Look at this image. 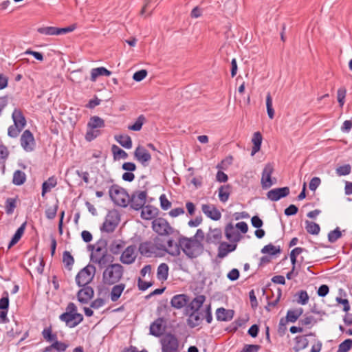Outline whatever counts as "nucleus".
<instances>
[{"label": "nucleus", "mask_w": 352, "mask_h": 352, "mask_svg": "<svg viewBox=\"0 0 352 352\" xmlns=\"http://www.w3.org/2000/svg\"><path fill=\"white\" fill-rule=\"evenodd\" d=\"M170 304L177 309L185 307V314L188 316V324L191 327L198 324V296L191 299L186 294H177L172 298Z\"/></svg>", "instance_id": "f257e3e1"}, {"label": "nucleus", "mask_w": 352, "mask_h": 352, "mask_svg": "<svg viewBox=\"0 0 352 352\" xmlns=\"http://www.w3.org/2000/svg\"><path fill=\"white\" fill-rule=\"evenodd\" d=\"M124 274V267L119 263L110 264L106 267L102 273V283L105 285L118 283Z\"/></svg>", "instance_id": "f03ea898"}, {"label": "nucleus", "mask_w": 352, "mask_h": 352, "mask_svg": "<svg viewBox=\"0 0 352 352\" xmlns=\"http://www.w3.org/2000/svg\"><path fill=\"white\" fill-rule=\"evenodd\" d=\"M198 230L193 238L182 237L179 241V245L185 254L190 258H197L198 256Z\"/></svg>", "instance_id": "7ed1b4c3"}, {"label": "nucleus", "mask_w": 352, "mask_h": 352, "mask_svg": "<svg viewBox=\"0 0 352 352\" xmlns=\"http://www.w3.org/2000/svg\"><path fill=\"white\" fill-rule=\"evenodd\" d=\"M105 126L104 120L101 118L94 116H91L87 123V131L85 134V139L91 142L100 134V129Z\"/></svg>", "instance_id": "20e7f679"}, {"label": "nucleus", "mask_w": 352, "mask_h": 352, "mask_svg": "<svg viewBox=\"0 0 352 352\" xmlns=\"http://www.w3.org/2000/svg\"><path fill=\"white\" fill-rule=\"evenodd\" d=\"M111 200L118 206L126 207L129 204V195L122 188L112 185L109 190Z\"/></svg>", "instance_id": "39448f33"}, {"label": "nucleus", "mask_w": 352, "mask_h": 352, "mask_svg": "<svg viewBox=\"0 0 352 352\" xmlns=\"http://www.w3.org/2000/svg\"><path fill=\"white\" fill-rule=\"evenodd\" d=\"M96 267L93 265H87L82 269L76 276V282L79 287L86 286L90 283L95 276Z\"/></svg>", "instance_id": "423d86ee"}, {"label": "nucleus", "mask_w": 352, "mask_h": 352, "mask_svg": "<svg viewBox=\"0 0 352 352\" xmlns=\"http://www.w3.org/2000/svg\"><path fill=\"white\" fill-rule=\"evenodd\" d=\"M120 222V216L117 211H109L105 217L104 221L100 227V230L102 232L111 233L113 232Z\"/></svg>", "instance_id": "0eeeda50"}, {"label": "nucleus", "mask_w": 352, "mask_h": 352, "mask_svg": "<svg viewBox=\"0 0 352 352\" xmlns=\"http://www.w3.org/2000/svg\"><path fill=\"white\" fill-rule=\"evenodd\" d=\"M162 352H178L179 342L171 333L165 334L160 340Z\"/></svg>", "instance_id": "6e6552de"}, {"label": "nucleus", "mask_w": 352, "mask_h": 352, "mask_svg": "<svg viewBox=\"0 0 352 352\" xmlns=\"http://www.w3.org/2000/svg\"><path fill=\"white\" fill-rule=\"evenodd\" d=\"M147 197L146 190H136L129 196V205L131 208L139 210L144 206Z\"/></svg>", "instance_id": "1a4fd4ad"}, {"label": "nucleus", "mask_w": 352, "mask_h": 352, "mask_svg": "<svg viewBox=\"0 0 352 352\" xmlns=\"http://www.w3.org/2000/svg\"><path fill=\"white\" fill-rule=\"evenodd\" d=\"M152 228L161 236L169 235L173 232L172 227L164 218L155 219L152 222Z\"/></svg>", "instance_id": "9d476101"}, {"label": "nucleus", "mask_w": 352, "mask_h": 352, "mask_svg": "<svg viewBox=\"0 0 352 352\" xmlns=\"http://www.w3.org/2000/svg\"><path fill=\"white\" fill-rule=\"evenodd\" d=\"M134 158L143 166H147L151 160V155L144 146L139 145L134 151Z\"/></svg>", "instance_id": "9b49d317"}, {"label": "nucleus", "mask_w": 352, "mask_h": 352, "mask_svg": "<svg viewBox=\"0 0 352 352\" xmlns=\"http://www.w3.org/2000/svg\"><path fill=\"white\" fill-rule=\"evenodd\" d=\"M136 257V246L131 245L123 250L120 257V261L123 264L130 265L135 262Z\"/></svg>", "instance_id": "f8f14e48"}, {"label": "nucleus", "mask_w": 352, "mask_h": 352, "mask_svg": "<svg viewBox=\"0 0 352 352\" xmlns=\"http://www.w3.org/2000/svg\"><path fill=\"white\" fill-rule=\"evenodd\" d=\"M59 319L65 322L67 327L74 328L83 320V316L82 314L63 313L59 316Z\"/></svg>", "instance_id": "ddd939ff"}, {"label": "nucleus", "mask_w": 352, "mask_h": 352, "mask_svg": "<svg viewBox=\"0 0 352 352\" xmlns=\"http://www.w3.org/2000/svg\"><path fill=\"white\" fill-rule=\"evenodd\" d=\"M290 190L287 186L276 188L267 192V198L272 201H277L279 199L286 197L289 195Z\"/></svg>", "instance_id": "4468645a"}, {"label": "nucleus", "mask_w": 352, "mask_h": 352, "mask_svg": "<svg viewBox=\"0 0 352 352\" xmlns=\"http://www.w3.org/2000/svg\"><path fill=\"white\" fill-rule=\"evenodd\" d=\"M21 145L23 148L27 151L30 152L33 151L35 141L32 133L30 130H25L21 137Z\"/></svg>", "instance_id": "2eb2a0df"}, {"label": "nucleus", "mask_w": 352, "mask_h": 352, "mask_svg": "<svg viewBox=\"0 0 352 352\" xmlns=\"http://www.w3.org/2000/svg\"><path fill=\"white\" fill-rule=\"evenodd\" d=\"M274 171V167L272 164H267L262 173V178H261V184L262 187L264 189L269 188L271 187L274 183L272 181L271 175Z\"/></svg>", "instance_id": "dca6fc26"}, {"label": "nucleus", "mask_w": 352, "mask_h": 352, "mask_svg": "<svg viewBox=\"0 0 352 352\" xmlns=\"http://www.w3.org/2000/svg\"><path fill=\"white\" fill-rule=\"evenodd\" d=\"M153 241H146L140 244L139 252L144 256L151 257L153 255H157Z\"/></svg>", "instance_id": "f3484780"}, {"label": "nucleus", "mask_w": 352, "mask_h": 352, "mask_svg": "<svg viewBox=\"0 0 352 352\" xmlns=\"http://www.w3.org/2000/svg\"><path fill=\"white\" fill-rule=\"evenodd\" d=\"M93 252L91 254V261H94L96 258H100L103 254H107V242L104 240H100L92 247Z\"/></svg>", "instance_id": "a211bd4d"}, {"label": "nucleus", "mask_w": 352, "mask_h": 352, "mask_svg": "<svg viewBox=\"0 0 352 352\" xmlns=\"http://www.w3.org/2000/svg\"><path fill=\"white\" fill-rule=\"evenodd\" d=\"M94 294V292L91 287L88 285L82 286V288L77 294V298L80 302L85 304L87 303L93 298Z\"/></svg>", "instance_id": "6ab92c4d"}, {"label": "nucleus", "mask_w": 352, "mask_h": 352, "mask_svg": "<svg viewBox=\"0 0 352 352\" xmlns=\"http://www.w3.org/2000/svg\"><path fill=\"white\" fill-rule=\"evenodd\" d=\"M153 243L155 246V249H156L157 254L158 255L161 252H166L171 255H175L179 253V248L177 245H175V250H168L166 247V242L164 241L160 237H155L153 240Z\"/></svg>", "instance_id": "aec40b11"}, {"label": "nucleus", "mask_w": 352, "mask_h": 352, "mask_svg": "<svg viewBox=\"0 0 352 352\" xmlns=\"http://www.w3.org/2000/svg\"><path fill=\"white\" fill-rule=\"evenodd\" d=\"M314 336L313 333H309L307 335L303 336H297L294 338V346L293 347V350L295 352H299L300 351L305 349L308 346L309 340L307 338V336Z\"/></svg>", "instance_id": "412c9836"}, {"label": "nucleus", "mask_w": 352, "mask_h": 352, "mask_svg": "<svg viewBox=\"0 0 352 352\" xmlns=\"http://www.w3.org/2000/svg\"><path fill=\"white\" fill-rule=\"evenodd\" d=\"M201 209L203 212L212 220L217 221L221 217L220 211L212 205L203 204Z\"/></svg>", "instance_id": "4be33fe9"}, {"label": "nucleus", "mask_w": 352, "mask_h": 352, "mask_svg": "<svg viewBox=\"0 0 352 352\" xmlns=\"http://www.w3.org/2000/svg\"><path fill=\"white\" fill-rule=\"evenodd\" d=\"M234 311L232 309H226L223 307L216 310V318L219 321H230L234 317Z\"/></svg>", "instance_id": "5701e85b"}, {"label": "nucleus", "mask_w": 352, "mask_h": 352, "mask_svg": "<svg viewBox=\"0 0 352 352\" xmlns=\"http://www.w3.org/2000/svg\"><path fill=\"white\" fill-rule=\"evenodd\" d=\"M141 209V217L144 219H151L157 214V209L151 205L144 206Z\"/></svg>", "instance_id": "b1692460"}, {"label": "nucleus", "mask_w": 352, "mask_h": 352, "mask_svg": "<svg viewBox=\"0 0 352 352\" xmlns=\"http://www.w3.org/2000/svg\"><path fill=\"white\" fill-rule=\"evenodd\" d=\"M218 191V197L219 200L221 202L225 203L228 200L230 197L232 192V186L230 184L222 185L219 187Z\"/></svg>", "instance_id": "393cba45"}, {"label": "nucleus", "mask_w": 352, "mask_h": 352, "mask_svg": "<svg viewBox=\"0 0 352 352\" xmlns=\"http://www.w3.org/2000/svg\"><path fill=\"white\" fill-rule=\"evenodd\" d=\"M125 289V284L120 283L115 285L110 292V298L112 302H116L120 297Z\"/></svg>", "instance_id": "a878e982"}, {"label": "nucleus", "mask_w": 352, "mask_h": 352, "mask_svg": "<svg viewBox=\"0 0 352 352\" xmlns=\"http://www.w3.org/2000/svg\"><path fill=\"white\" fill-rule=\"evenodd\" d=\"M12 119L14 121V124L21 127V129H23L26 124L25 118L23 116L22 112L19 109H14L13 111Z\"/></svg>", "instance_id": "bb28decb"}, {"label": "nucleus", "mask_w": 352, "mask_h": 352, "mask_svg": "<svg viewBox=\"0 0 352 352\" xmlns=\"http://www.w3.org/2000/svg\"><path fill=\"white\" fill-rule=\"evenodd\" d=\"M225 234L226 238L230 241H238L240 239L239 234L234 230L231 223L226 226Z\"/></svg>", "instance_id": "cd10ccee"}, {"label": "nucleus", "mask_w": 352, "mask_h": 352, "mask_svg": "<svg viewBox=\"0 0 352 352\" xmlns=\"http://www.w3.org/2000/svg\"><path fill=\"white\" fill-rule=\"evenodd\" d=\"M302 313L303 309L301 307L295 309H289L287 312L286 319L285 320L286 322H295Z\"/></svg>", "instance_id": "c85d7f7f"}, {"label": "nucleus", "mask_w": 352, "mask_h": 352, "mask_svg": "<svg viewBox=\"0 0 352 352\" xmlns=\"http://www.w3.org/2000/svg\"><path fill=\"white\" fill-rule=\"evenodd\" d=\"M111 74V72L107 69L105 67H100L94 68L91 71V80L95 82L97 78L100 76H109Z\"/></svg>", "instance_id": "c756f323"}, {"label": "nucleus", "mask_w": 352, "mask_h": 352, "mask_svg": "<svg viewBox=\"0 0 352 352\" xmlns=\"http://www.w3.org/2000/svg\"><path fill=\"white\" fill-rule=\"evenodd\" d=\"M222 237L221 230L214 229L211 230L206 236V241L208 243H218Z\"/></svg>", "instance_id": "7c9ffc66"}, {"label": "nucleus", "mask_w": 352, "mask_h": 352, "mask_svg": "<svg viewBox=\"0 0 352 352\" xmlns=\"http://www.w3.org/2000/svg\"><path fill=\"white\" fill-rule=\"evenodd\" d=\"M57 184V179L54 176L50 177L48 179L43 183L42 185V197H44L45 195L50 191L51 188L55 187Z\"/></svg>", "instance_id": "2f4dec72"}, {"label": "nucleus", "mask_w": 352, "mask_h": 352, "mask_svg": "<svg viewBox=\"0 0 352 352\" xmlns=\"http://www.w3.org/2000/svg\"><path fill=\"white\" fill-rule=\"evenodd\" d=\"M252 142L254 144L252 150L251 155H254L256 153L259 151L262 143V135L260 132H255L253 135Z\"/></svg>", "instance_id": "473e14b6"}, {"label": "nucleus", "mask_w": 352, "mask_h": 352, "mask_svg": "<svg viewBox=\"0 0 352 352\" xmlns=\"http://www.w3.org/2000/svg\"><path fill=\"white\" fill-rule=\"evenodd\" d=\"M115 140L125 148L129 149L132 147V140L128 135H116Z\"/></svg>", "instance_id": "72a5a7b5"}, {"label": "nucleus", "mask_w": 352, "mask_h": 352, "mask_svg": "<svg viewBox=\"0 0 352 352\" xmlns=\"http://www.w3.org/2000/svg\"><path fill=\"white\" fill-rule=\"evenodd\" d=\"M168 275V266L166 263H161L157 267V277L160 280L164 281Z\"/></svg>", "instance_id": "f704fd0d"}, {"label": "nucleus", "mask_w": 352, "mask_h": 352, "mask_svg": "<svg viewBox=\"0 0 352 352\" xmlns=\"http://www.w3.org/2000/svg\"><path fill=\"white\" fill-rule=\"evenodd\" d=\"M150 333L155 337H159L162 334V325L160 320H157L151 324Z\"/></svg>", "instance_id": "c9c22d12"}, {"label": "nucleus", "mask_w": 352, "mask_h": 352, "mask_svg": "<svg viewBox=\"0 0 352 352\" xmlns=\"http://www.w3.org/2000/svg\"><path fill=\"white\" fill-rule=\"evenodd\" d=\"M25 228V223H23L16 231L15 234L12 236L8 248H10L12 246L15 245L21 238L22 235L24 233Z\"/></svg>", "instance_id": "e433bc0d"}, {"label": "nucleus", "mask_w": 352, "mask_h": 352, "mask_svg": "<svg viewBox=\"0 0 352 352\" xmlns=\"http://www.w3.org/2000/svg\"><path fill=\"white\" fill-rule=\"evenodd\" d=\"M305 229L309 234L317 235L320 231V226L313 221H305Z\"/></svg>", "instance_id": "4c0bfd02"}, {"label": "nucleus", "mask_w": 352, "mask_h": 352, "mask_svg": "<svg viewBox=\"0 0 352 352\" xmlns=\"http://www.w3.org/2000/svg\"><path fill=\"white\" fill-rule=\"evenodd\" d=\"M26 180V175L24 172L17 170L13 174L12 182L16 186L24 184Z\"/></svg>", "instance_id": "58836bf2"}, {"label": "nucleus", "mask_w": 352, "mask_h": 352, "mask_svg": "<svg viewBox=\"0 0 352 352\" xmlns=\"http://www.w3.org/2000/svg\"><path fill=\"white\" fill-rule=\"evenodd\" d=\"M125 246V242L121 240L114 241L110 245V251L113 254H120Z\"/></svg>", "instance_id": "ea45409f"}, {"label": "nucleus", "mask_w": 352, "mask_h": 352, "mask_svg": "<svg viewBox=\"0 0 352 352\" xmlns=\"http://www.w3.org/2000/svg\"><path fill=\"white\" fill-rule=\"evenodd\" d=\"M63 262L65 267L69 271L72 270V266L74 263V259L72 255L68 251H65L63 254Z\"/></svg>", "instance_id": "a19ab883"}, {"label": "nucleus", "mask_w": 352, "mask_h": 352, "mask_svg": "<svg viewBox=\"0 0 352 352\" xmlns=\"http://www.w3.org/2000/svg\"><path fill=\"white\" fill-rule=\"evenodd\" d=\"M42 336L43 338L47 342H56L57 340L56 333H52V327L45 328L42 331Z\"/></svg>", "instance_id": "79ce46f5"}, {"label": "nucleus", "mask_w": 352, "mask_h": 352, "mask_svg": "<svg viewBox=\"0 0 352 352\" xmlns=\"http://www.w3.org/2000/svg\"><path fill=\"white\" fill-rule=\"evenodd\" d=\"M16 207V199L14 198H8L6 201L5 210L8 214H12Z\"/></svg>", "instance_id": "37998d69"}, {"label": "nucleus", "mask_w": 352, "mask_h": 352, "mask_svg": "<svg viewBox=\"0 0 352 352\" xmlns=\"http://www.w3.org/2000/svg\"><path fill=\"white\" fill-rule=\"evenodd\" d=\"M111 151L115 160L117 158L126 159L128 157V154L117 145L113 144L112 146Z\"/></svg>", "instance_id": "c03bdc74"}, {"label": "nucleus", "mask_w": 352, "mask_h": 352, "mask_svg": "<svg viewBox=\"0 0 352 352\" xmlns=\"http://www.w3.org/2000/svg\"><path fill=\"white\" fill-rule=\"evenodd\" d=\"M280 251L279 246L276 247L271 243L265 245L261 250V252L263 254H269L270 255H276V254L280 253Z\"/></svg>", "instance_id": "a18cd8bd"}, {"label": "nucleus", "mask_w": 352, "mask_h": 352, "mask_svg": "<svg viewBox=\"0 0 352 352\" xmlns=\"http://www.w3.org/2000/svg\"><path fill=\"white\" fill-rule=\"evenodd\" d=\"M145 121V117L140 115L133 125L128 126V129L131 131H139L141 130L142 125Z\"/></svg>", "instance_id": "49530a36"}, {"label": "nucleus", "mask_w": 352, "mask_h": 352, "mask_svg": "<svg viewBox=\"0 0 352 352\" xmlns=\"http://www.w3.org/2000/svg\"><path fill=\"white\" fill-rule=\"evenodd\" d=\"M200 317H201V319L205 318L208 323H210L212 322V316L210 305H207L204 310L199 311V318Z\"/></svg>", "instance_id": "de8ad7c7"}, {"label": "nucleus", "mask_w": 352, "mask_h": 352, "mask_svg": "<svg viewBox=\"0 0 352 352\" xmlns=\"http://www.w3.org/2000/svg\"><path fill=\"white\" fill-rule=\"evenodd\" d=\"M352 348V339L348 338L341 342L337 352H348Z\"/></svg>", "instance_id": "09e8293b"}, {"label": "nucleus", "mask_w": 352, "mask_h": 352, "mask_svg": "<svg viewBox=\"0 0 352 352\" xmlns=\"http://www.w3.org/2000/svg\"><path fill=\"white\" fill-rule=\"evenodd\" d=\"M342 236V232L338 227L335 230L330 231L328 234V240L330 243H335Z\"/></svg>", "instance_id": "8fccbe9b"}, {"label": "nucleus", "mask_w": 352, "mask_h": 352, "mask_svg": "<svg viewBox=\"0 0 352 352\" xmlns=\"http://www.w3.org/2000/svg\"><path fill=\"white\" fill-rule=\"evenodd\" d=\"M38 32L45 35H56V27H42L37 30Z\"/></svg>", "instance_id": "3c124183"}, {"label": "nucleus", "mask_w": 352, "mask_h": 352, "mask_svg": "<svg viewBox=\"0 0 352 352\" xmlns=\"http://www.w3.org/2000/svg\"><path fill=\"white\" fill-rule=\"evenodd\" d=\"M58 204H56L52 206L48 207L45 210V216L48 219L55 218L58 210Z\"/></svg>", "instance_id": "603ef678"}, {"label": "nucleus", "mask_w": 352, "mask_h": 352, "mask_svg": "<svg viewBox=\"0 0 352 352\" xmlns=\"http://www.w3.org/2000/svg\"><path fill=\"white\" fill-rule=\"evenodd\" d=\"M298 298L297 300L298 303L302 305H306L309 300V296L307 292L305 290H300L297 293Z\"/></svg>", "instance_id": "864d4df0"}, {"label": "nucleus", "mask_w": 352, "mask_h": 352, "mask_svg": "<svg viewBox=\"0 0 352 352\" xmlns=\"http://www.w3.org/2000/svg\"><path fill=\"white\" fill-rule=\"evenodd\" d=\"M108 254H103L100 258H96L95 260L92 261L93 263H96L100 268L104 267L109 262L108 260Z\"/></svg>", "instance_id": "5fc2aeb1"}, {"label": "nucleus", "mask_w": 352, "mask_h": 352, "mask_svg": "<svg viewBox=\"0 0 352 352\" xmlns=\"http://www.w3.org/2000/svg\"><path fill=\"white\" fill-rule=\"evenodd\" d=\"M351 167L350 164H345L336 168V173L339 176L347 175L351 173Z\"/></svg>", "instance_id": "6e6d98bb"}, {"label": "nucleus", "mask_w": 352, "mask_h": 352, "mask_svg": "<svg viewBox=\"0 0 352 352\" xmlns=\"http://www.w3.org/2000/svg\"><path fill=\"white\" fill-rule=\"evenodd\" d=\"M225 245H226V242H222L220 243L218 248L217 256L220 258L226 257L227 254L230 252V250H228V248H226Z\"/></svg>", "instance_id": "4d7b16f0"}, {"label": "nucleus", "mask_w": 352, "mask_h": 352, "mask_svg": "<svg viewBox=\"0 0 352 352\" xmlns=\"http://www.w3.org/2000/svg\"><path fill=\"white\" fill-rule=\"evenodd\" d=\"M281 295H282V291L280 288H278L276 298L273 301L268 302L267 305L265 307L266 310L270 311L271 310V307H276L280 299Z\"/></svg>", "instance_id": "13d9d810"}, {"label": "nucleus", "mask_w": 352, "mask_h": 352, "mask_svg": "<svg viewBox=\"0 0 352 352\" xmlns=\"http://www.w3.org/2000/svg\"><path fill=\"white\" fill-rule=\"evenodd\" d=\"M8 148L3 145H0V164H3L9 156Z\"/></svg>", "instance_id": "bf43d9fd"}, {"label": "nucleus", "mask_w": 352, "mask_h": 352, "mask_svg": "<svg viewBox=\"0 0 352 352\" xmlns=\"http://www.w3.org/2000/svg\"><path fill=\"white\" fill-rule=\"evenodd\" d=\"M22 129L21 127L13 124L8 128V134L11 138H16Z\"/></svg>", "instance_id": "052dcab7"}, {"label": "nucleus", "mask_w": 352, "mask_h": 352, "mask_svg": "<svg viewBox=\"0 0 352 352\" xmlns=\"http://www.w3.org/2000/svg\"><path fill=\"white\" fill-rule=\"evenodd\" d=\"M51 347H54V349L59 352H63L67 349L68 345L64 342L56 340V342L51 344Z\"/></svg>", "instance_id": "680f3d73"}, {"label": "nucleus", "mask_w": 352, "mask_h": 352, "mask_svg": "<svg viewBox=\"0 0 352 352\" xmlns=\"http://www.w3.org/2000/svg\"><path fill=\"white\" fill-rule=\"evenodd\" d=\"M161 208L166 210L171 207V202L168 201L164 194L162 195L160 197Z\"/></svg>", "instance_id": "e2e57ef3"}, {"label": "nucleus", "mask_w": 352, "mask_h": 352, "mask_svg": "<svg viewBox=\"0 0 352 352\" xmlns=\"http://www.w3.org/2000/svg\"><path fill=\"white\" fill-rule=\"evenodd\" d=\"M261 349L258 344H245L240 352H258Z\"/></svg>", "instance_id": "0e129e2a"}, {"label": "nucleus", "mask_w": 352, "mask_h": 352, "mask_svg": "<svg viewBox=\"0 0 352 352\" xmlns=\"http://www.w3.org/2000/svg\"><path fill=\"white\" fill-rule=\"evenodd\" d=\"M147 72L145 69H141L134 73L133 78L137 82H140L146 78Z\"/></svg>", "instance_id": "69168bd1"}, {"label": "nucleus", "mask_w": 352, "mask_h": 352, "mask_svg": "<svg viewBox=\"0 0 352 352\" xmlns=\"http://www.w3.org/2000/svg\"><path fill=\"white\" fill-rule=\"evenodd\" d=\"M76 26L75 24L63 28H56V35L65 34L74 31L76 29Z\"/></svg>", "instance_id": "338daca9"}, {"label": "nucleus", "mask_w": 352, "mask_h": 352, "mask_svg": "<svg viewBox=\"0 0 352 352\" xmlns=\"http://www.w3.org/2000/svg\"><path fill=\"white\" fill-rule=\"evenodd\" d=\"M298 211V207L294 204H291L285 209L284 213L286 216H292L296 214Z\"/></svg>", "instance_id": "774afa93"}]
</instances>
